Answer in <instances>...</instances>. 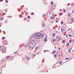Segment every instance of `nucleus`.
<instances>
[{
  "mask_svg": "<svg viewBox=\"0 0 74 74\" xmlns=\"http://www.w3.org/2000/svg\"><path fill=\"white\" fill-rule=\"evenodd\" d=\"M51 19H52V20L53 19V18L55 19V17H53V16H51Z\"/></svg>",
  "mask_w": 74,
  "mask_h": 74,
  "instance_id": "9",
  "label": "nucleus"
},
{
  "mask_svg": "<svg viewBox=\"0 0 74 74\" xmlns=\"http://www.w3.org/2000/svg\"><path fill=\"white\" fill-rule=\"evenodd\" d=\"M73 41H74V39H73Z\"/></svg>",
  "mask_w": 74,
  "mask_h": 74,
  "instance_id": "62",
  "label": "nucleus"
},
{
  "mask_svg": "<svg viewBox=\"0 0 74 74\" xmlns=\"http://www.w3.org/2000/svg\"><path fill=\"white\" fill-rule=\"evenodd\" d=\"M58 49H59V50H60V48H58Z\"/></svg>",
  "mask_w": 74,
  "mask_h": 74,
  "instance_id": "50",
  "label": "nucleus"
},
{
  "mask_svg": "<svg viewBox=\"0 0 74 74\" xmlns=\"http://www.w3.org/2000/svg\"><path fill=\"white\" fill-rule=\"evenodd\" d=\"M5 23H7V21H5Z\"/></svg>",
  "mask_w": 74,
  "mask_h": 74,
  "instance_id": "41",
  "label": "nucleus"
},
{
  "mask_svg": "<svg viewBox=\"0 0 74 74\" xmlns=\"http://www.w3.org/2000/svg\"><path fill=\"white\" fill-rule=\"evenodd\" d=\"M69 37H71V34H69Z\"/></svg>",
  "mask_w": 74,
  "mask_h": 74,
  "instance_id": "28",
  "label": "nucleus"
},
{
  "mask_svg": "<svg viewBox=\"0 0 74 74\" xmlns=\"http://www.w3.org/2000/svg\"><path fill=\"white\" fill-rule=\"evenodd\" d=\"M71 5H73H73H74V3H72Z\"/></svg>",
  "mask_w": 74,
  "mask_h": 74,
  "instance_id": "30",
  "label": "nucleus"
},
{
  "mask_svg": "<svg viewBox=\"0 0 74 74\" xmlns=\"http://www.w3.org/2000/svg\"><path fill=\"white\" fill-rule=\"evenodd\" d=\"M7 1V0H6V3H8V1Z\"/></svg>",
  "mask_w": 74,
  "mask_h": 74,
  "instance_id": "47",
  "label": "nucleus"
},
{
  "mask_svg": "<svg viewBox=\"0 0 74 74\" xmlns=\"http://www.w3.org/2000/svg\"><path fill=\"white\" fill-rule=\"evenodd\" d=\"M71 21H72V22H73L74 21V19L73 18H72L70 19Z\"/></svg>",
  "mask_w": 74,
  "mask_h": 74,
  "instance_id": "7",
  "label": "nucleus"
},
{
  "mask_svg": "<svg viewBox=\"0 0 74 74\" xmlns=\"http://www.w3.org/2000/svg\"><path fill=\"white\" fill-rule=\"evenodd\" d=\"M10 56H7L6 57V59H7V58H10Z\"/></svg>",
  "mask_w": 74,
  "mask_h": 74,
  "instance_id": "16",
  "label": "nucleus"
},
{
  "mask_svg": "<svg viewBox=\"0 0 74 74\" xmlns=\"http://www.w3.org/2000/svg\"><path fill=\"white\" fill-rule=\"evenodd\" d=\"M61 37L60 36H56V39L57 41H59L60 40H61Z\"/></svg>",
  "mask_w": 74,
  "mask_h": 74,
  "instance_id": "5",
  "label": "nucleus"
},
{
  "mask_svg": "<svg viewBox=\"0 0 74 74\" xmlns=\"http://www.w3.org/2000/svg\"><path fill=\"white\" fill-rule=\"evenodd\" d=\"M51 5H53V2H51Z\"/></svg>",
  "mask_w": 74,
  "mask_h": 74,
  "instance_id": "32",
  "label": "nucleus"
},
{
  "mask_svg": "<svg viewBox=\"0 0 74 74\" xmlns=\"http://www.w3.org/2000/svg\"><path fill=\"white\" fill-rule=\"evenodd\" d=\"M27 18H28V19H29V18H30V16H28L27 17Z\"/></svg>",
  "mask_w": 74,
  "mask_h": 74,
  "instance_id": "38",
  "label": "nucleus"
},
{
  "mask_svg": "<svg viewBox=\"0 0 74 74\" xmlns=\"http://www.w3.org/2000/svg\"><path fill=\"white\" fill-rule=\"evenodd\" d=\"M42 27H45V23H43L42 24Z\"/></svg>",
  "mask_w": 74,
  "mask_h": 74,
  "instance_id": "10",
  "label": "nucleus"
},
{
  "mask_svg": "<svg viewBox=\"0 0 74 74\" xmlns=\"http://www.w3.org/2000/svg\"><path fill=\"white\" fill-rule=\"evenodd\" d=\"M61 24H62H62H63V22L62 21H61Z\"/></svg>",
  "mask_w": 74,
  "mask_h": 74,
  "instance_id": "24",
  "label": "nucleus"
},
{
  "mask_svg": "<svg viewBox=\"0 0 74 74\" xmlns=\"http://www.w3.org/2000/svg\"><path fill=\"white\" fill-rule=\"evenodd\" d=\"M5 12H7V11L6 10H5Z\"/></svg>",
  "mask_w": 74,
  "mask_h": 74,
  "instance_id": "44",
  "label": "nucleus"
},
{
  "mask_svg": "<svg viewBox=\"0 0 74 74\" xmlns=\"http://www.w3.org/2000/svg\"><path fill=\"white\" fill-rule=\"evenodd\" d=\"M66 37H68V35H66Z\"/></svg>",
  "mask_w": 74,
  "mask_h": 74,
  "instance_id": "35",
  "label": "nucleus"
},
{
  "mask_svg": "<svg viewBox=\"0 0 74 74\" xmlns=\"http://www.w3.org/2000/svg\"><path fill=\"white\" fill-rule=\"evenodd\" d=\"M44 41H47V39H46L45 38L44 39Z\"/></svg>",
  "mask_w": 74,
  "mask_h": 74,
  "instance_id": "18",
  "label": "nucleus"
},
{
  "mask_svg": "<svg viewBox=\"0 0 74 74\" xmlns=\"http://www.w3.org/2000/svg\"><path fill=\"white\" fill-rule=\"evenodd\" d=\"M34 35H31L30 37V39L32 41L35 40V39H34Z\"/></svg>",
  "mask_w": 74,
  "mask_h": 74,
  "instance_id": "4",
  "label": "nucleus"
},
{
  "mask_svg": "<svg viewBox=\"0 0 74 74\" xmlns=\"http://www.w3.org/2000/svg\"><path fill=\"white\" fill-rule=\"evenodd\" d=\"M63 11L64 12H66V10H65L64 9Z\"/></svg>",
  "mask_w": 74,
  "mask_h": 74,
  "instance_id": "37",
  "label": "nucleus"
},
{
  "mask_svg": "<svg viewBox=\"0 0 74 74\" xmlns=\"http://www.w3.org/2000/svg\"><path fill=\"white\" fill-rule=\"evenodd\" d=\"M69 42L70 43H71V40H69Z\"/></svg>",
  "mask_w": 74,
  "mask_h": 74,
  "instance_id": "27",
  "label": "nucleus"
},
{
  "mask_svg": "<svg viewBox=\"0 0 74 74\" xmlns=\"http://www.w3.org/2000/svg\"><path fill=\"white\" fill-rule=\"evenodd\" d=\"M24 20H25V21H26V19L25 18V19H24Z\"/></svg>",
  "mask_w": 74,
  "mask_h": 74,
  "instance_id": "55",
  "label": "nucleus"
},
{
  "mask_svg": "<svg viewBox=\"0 0 74 74\" xmlns=\"http://www.w3.org/2000/svg\"><path fill=\"white\" fill-rule=\"evenodd\" d=\"M61 30L62 33H63L64 31V29H63V27H62L61 28Z\"/></svg>",
  "mask_w": 74,
  "mask_h": 74,
  "instance_id": "6",
  "label": "nucleus"
},
{
  "mask_svg": "<svg viewBox=\"0 0 74 74\" xmlns=\"http://www.w3.org/2000/svg\"><path fill=\"white\" fill-rule=\"evenodd\" d=\"M58 21H57V20H56V22H57V23H58Z\"/></svg>",
  "mask_w": 74,
  "mask_h": 74,
  "instance_id": "40",
  "label": "nucleus"
},
{
  "mask_svg": "<svg viewBox=\"0 0 74 74\" xmlns=\"http://www.w3.org/2000/svg\"><path fill=\"white\" fill-rule=\"evenodd\" d=\"M34 14V13H31V14L32 15H33Z\"/></svg>",
  "mask_w": 74,
  "mask_h": 74,
  "instance_id": "45",
  "label": "nucleus"
},
{
  "mask_svg": "<svg viewBox=\"0 0 74 74\" xmlns=\"http://www.w3.org/2000/svg\"><path fill=\"white\" fill-rule=\"evenodd\" d=\"M1 32V30L0 29V33Z\"/></svg>",
  "mask_w": 74,
  "mask_h": 74,
  "instance_id": "63",
  "label": "nucleus"
},
{
  "mask_svg": "<svg viewBox=\"0 0 74 74\" xmlns=\"http://www.w3.org/2000/svg\"><path fill=\"white\" fill-rule=\"evenodd\" d=\"M26 60H30V58L29 57H26Z\"/></svg>",
  "mask_w": 74,
  "mask_h": 74,
  "instance_id": "8",
  "label": "nucleus"
},
{
  "mask_svg": "<svg viewBox=\"0 0 74 74\" xmlns=\"http://www.w3.org/2000/svg\"><path fill=\"white\" fill-rule=\"evenodd\" d=\"M20 17H22V15H21H21H20Z\"/></svg>",
  "mask_w": 74,
  "mask_h": 74,
  "instance_id": "48",
  "label": "nucleus"
},
{
  "mask_svg": "<svg viewBox=\"0 0 74 74\" xmlns=\"http://www.w3.org/2000/svg\"><path fill=\"white\" fill-rule=\"evenodd\" d=\"M25 14H26V15H27V13H25Z\"/></svg>",
  "mask_w": 74,
  "mask_h": 74,
  "instance_id": "60",
  "label": "nucleus"
},
{
  "mask_svg": "<svg viewBox=\"0 0 74 74\" xmlns=\"http://www.w3.org/2000/svg\"><path fill=\"white\" fill-rule=\"evenodd\" d=\"M54 41H55L54 40H52V42H54Z\"/></svg>",
  "mask_w": 74,
  "mask_h": 74,
  "instance_id": "53",
  "label": "nucleus"
},
{
  "mask_svg": "<svg viewBox=\"0 0 74 74\" xmlns=\"http://www.w3.org/2000/svg\"><path fill=\"white\" fill-rule=\"evenodd\" d=\"M55 58H56V54L54 56Z\"/></svg>",
  "mask_w": 74,
  "mask_h": 74,
  "instance_id": "15",
  "label": "nucleus"
},
{
  "mask_svg": "<svg viewBox=\"0 0 74 74\" xmlns=\"http://www.w3.org/2000/svg\"><path fill=\"white\" fill-rule=\"evenodd\" d=\"M53 40L55 41H56V40H55V39H53Z\"/></svg>",
  "mask_w": 74,
  "mask_h": 74,
  "instance_id": "54",
  "label": "nucleus"
},
{
  "mask_svg": "<svg viewBox=\"0 0 74 74\" xmlns=\"http://www.w3.org/2000/svg\"><path fill=\"white\" fill-rule=\"evenodd\" d=\"M68 16H71V14L70 13H68Z\"/></svg>",
  "mask_w": 74,
  "mask_h": 74,
  "instance_id": "20",
  "label": "nucleus"
},
{
  "mask_svg": "<svg viewBox=\"0 0 74 74\" xmlns=\"http://www.w3.org/2000/svg\"><path fill=\"white\" fill-rule=\"evenodd\" d=\"M36 43H35V40H31L30 42V44L27 45V47H28L30 51L33 49V48L35 47Z\"/></svg>",
  "mask_w": 74,
  "mask_h": 74,
  "instance_id": "1",
  "label": "nucleus"
},
{
  "mask_svg": "<svg viewBox=\"0 0 74 74\" xmlns=\"http://www.w3.org/2000/svg\"><path fill=\"white\" fill-rule=\"evenodd\" d=\"M44 36V34H40V37H42Z\"/></svg>",
  "mask_w": 74,
  "mask_h": 74,
  "instance_id": "11",
  "label": "nucleus"
},
{
  "mask_svg": "<svg viewBox=\"0 0 74 74\" xmlns=\"http://www.w3.org/2000/svg\"><path fill=\"white\" fill-rule=\"evenodd\" d=\"M2 20H3V19H1V21H2Z\"/></svg>",
  "mask_w": 74,
  "mask_h": 74,
  "instance_id": "52",
  "label": "nucleus"
},
{
  "mask_svg": "<svg viewBox=\"0 0 74 74\" xmlns=\"http://www.w3.org/2000/svg\"><path fill=\"white\" fill-rule=\"evenodd\" d=\"M46 16V15H45V14H44L42 16L43 18H45V17Z\"/></svg>",
  "mask_w": 74,
  "mask_h": 74,
  "instance_id": "14",
  "label": "nucleus"
},
{
  "mask_svg": "<svg viewBox=\"0 0 74 74\" xmlns=\"http://www.w3.org/2000/svg\"><path fill=\"white\" fill-rule=\"evenodd\" d=\"M1 62H4V60H1Z\"/></svg>",
  "mask_w": 74,
  "mask_h": 74,
  "instance_id": "23",
  "label": "nucleus"
},
{
  "mask_svg": "<svg viewBox=\"0 0 74 74\" xmlns=\"http://www.w3.org/2000/svg\"><path fill=\"white\" fill-rule=\"evenodd\" d=\"M5 49L4 47L3 46L1 47L0 50L3 52V53H5Z\"/></svg>",
  "mask_w": 74,
  "mask_h": 74,
  "instance_id": "2",
  "label": "nucleus"
},
{
  "mask_svg": "<svg viewBox=\"0 0 74 74\" xmlns=\"http://www.w3.org/2000/svg\"><path fill=\"white\" fill-rule=\"evenodd\" d=\"M45 38H46V39H47V36L46 37H45Z\"/></svg>",
  "mask_w": 74,
  "mask_h": 74,
  "instance_id": "51",
  "label": "nucleus"
},
{
  "mask_svg": "<svg viewBox=\"0 0 74 74\" xmlns=\"http://www.w3.org/2000/svg\"><path fill=\"white\" fill-rule=\"evenodd\" d=\"M1 26V24H0V27Z\"/></svg>",
  "mask_w": 74,
  "mask_h": 74,
  "instance_id": "56",
  "label": "nucleus"
},
{
  "mask_svg": "<svg viewBox=\"0 0 74 74\" xmlns=\"http://www.w3.org/2000/svg\"><path fill=\"white\" fill-rule=\"evenodd\" d=\"M38 48V47H36L35 48V49H37Z\"/></svg>",
  "mask_w": 74,
  "mask_h": 74,
  "instance_id": "17",
  "label": "nucleus"
},
{
  "mask_svg": "<svg viewBox=\"0 0 74 74\" xmlns=\"http://www.w3.org/2000/svg\"><path fill=\"white\" fill-rule=\"evenodd\" d=\"M44 52H47V51H46V50H45L44 51Z\"/></svg>",
  "mask_w": 74,
  "mask_h": 74,
  "instance_id": "39",
  "label": "nucleus"
},
{
  "mask_svg": "<svg viewBox=\"0 0 74 74\" xmlns=\"http://www.w3.org/2000/svg\"><path fill=\"white\" fill-rule=\"evenodd\" d=\"M35 37L36 38H41L40 37V33H37L35 34Z\"/></svg>",
  "mask_w": 74,
  "mask_h": 74,
  "instance_id": "3",
  "label": "nucleus"
},
{
  "mask_svg": "<svg viewBox=\"0 0 74 74\" xmlns=\"http://www.w3.org/2000/svg\"><path fill=\"white\" fill-rule=\"evenodd\" d=\"M60 56V54L59 55V56Z\"/></svg>",
  "mask_w": 74,
  "mask_h": 74,
  "instance_id": "59",
  "label": "nucleus"
},
{
  "mask_svg": "<svg viewBox=\"0 0 74 74\" xmlns=\"http://www.w3.org/2000/svg\"><path fill=\"white\" fill-rule=\"evenodd\" d=\"M69 58H66V60H67V59H69Z\"/></svg>",
  "mask_w": 74,
  "mask_h": 74,
  "instance_id": "46",
  "label": "nucleus"
},
{
  "mask_svg": "<svg viewBox=\"0 0 74 74\" xmlns=\"http://www.w3.org/2000/svg\"><path fill=\"white\" fill-rule=\"evenodd\" d=\"M25 47H28V46H27H27L26 45H25Z\"/></svg>",
  "mask_w": 74,
  "mask_h": 74,
  "instance_id": "42",
  "label": "nucleus"
},
{
  "mask_svg": "<svg viewBox=\"0 0 74 74\" xmlns=\"http://www.w3.org/2000/svg\"><path fill=\"white\" fill-rule=\"evenodd\" d=\"M72 48H70L69 50V52H71V50Z\"/></svg>",
  "mask_w": 74,
  "mask_h": 74,
  "instance_id": "12",
  "label": "nucleus"
},
{
  "mask_svg": "<svg viewBox=\"0 0 74 74\" xmlns=\"http://www.w3.org/2000/svg\"><path fill=\"white\" fill-rule=\"evenodd\" d=\"M54 15L55 14H54V13H53L52 14V16H53V17H55Z\"/></svg>",
  "mask_w": 74,
  "mask_h": 74,
  "instance_id": "22",
  "label": "nucleus"
},
{
  "mask_svg": "<svg viewBox=\"0 0 74 74\" xmlns=\"http://www.w3.org/2000/svg\"><path fill=\"white\" fill-rule=\"evenodd\" d=\"M5 37H3V38H2V39H3V40H4V39H5Z\"/></svg>",
  "mask_w": 74,
  "mask_h": 74,
  "instance_id": "29",
  "label": "nucleus"
},
{
  "mask_svg": "<svg viewBox=\"0 0 74 74\" xmlns=\"http://www.w3.org/2000/svg\"><path fill=\"white\" fill-rule=\"evenodd\" d=\"M3 1V0H1L0 1V2H1V1Z\"/></svg>",
  "mask_w": 74,
  "mask_h": 74,
  "instance_id": "43",
  "label": "nucleus"
},
{
  "mask_svg": "<svg viewBox=\"0 0 74 74\" xmlns=\"http://www.w3.org/2000/svg\"><path fill=\"white\" fill-rule=\"evenodd\" d=\"M55 34L54 33H53V36H55Z\"/></svg>",
  "mask_w": 74,
  "mask_h": 74,
  "instance_id": "36",
  "label": "nucleus"
},
{
  "mask_svg": "<svg viewBox=\"0 0 74 74\" xmlns=\"http://www.w3.org/2000/svg\"><path fill=\"white\" fill-rule=\"evenodd\" d=\"M49 15H51V12H50V11L49 12Z\"/></svg>",
  "mask_w": 74,
  "mask_h": 74,
  "instance_id": "33",
  "label": "nucleus"
},
{
  "mask_svg": "<svg viewBox=\"0 0 74 74\" xmlns=\"http://www.w3.org/2000/svg\"><path fill=\"white\" fill-rule=\"evenodd\" d=\"M62 42H63L64 43V42H65V41H64V40H62Z\"/></svg>",
  "mask_w": 74,
  "mask_h": 74,
  "instance_id": "31",
  "label": "nucleus"
},
{
  "mask_svg": "<svg viewBox=\"0 0 74 74\" xmlns=\"http://www.w3.org/2000/svg\"><path fill=\"white\" fill-rule=\"evenodd\" d=\"M33 58H34V57L35 56V54H34L33 55V56H32Z\"/></svg>",
  "mask_w": 74,
  "mask_h": 74,
  "instance_id": "21",
  "label": "nucleus"
},
{
  "mask_svg": "<svg viewBox=\"0 0 74 74\" xmlns=\"http://www.w3.org/2000/svg\"><path fill=\"white\" fill-rule=\"evenodd\" d=\"M62 15V13H61L59 14V15Z\"/></svg>",
  "mask_w": 74,
  "mask_h": 74,
  "instance_id": "26",
  "label": "nucleus"
},
{
  "mask_svg": "<svg viewBox=\"0 0 74 74\" xmlns=\"http://www.w3.org/2000/svg\"><path fill=\"white\" fill-rule=\"evenodd\" d=\"M17 53V51H16L14 52V54H16Z\"/></svg>",
  "mask_w": 74,
  "mask_h": 74,
  "instance_id": "25",
  "label": "nucleus"
},
{
  "mask_svg": "<svg viewBox=\"0 0 74 74\" xmlns=\"http://www.w3.org/2000/svg\"><path fill=\"white\" fill-rule=\"evenodd\" d=\"M21 10H22V8H21Z\"/></svg>",
  "mask_w": 74,
  "mask_h": 74,
  "instance_id": "61",
  "label": "nucleus"
},
{
  "mask_svg": "<svg viewBox=\"0 0 74 74\" xmlns=\"http://www.w3.org/2000/svg\"><path fill=\"white\" fill-rule=\"evenodd\" d=\"M73 12L74 13V11H73Z\"/></svg>",
  "mask_w": 74,
  "mask_h": 74,
  "instance_id": "64",
  "label": "nucleus"
},
{
  "mask_svg": "<svg viewBox=\"0 0 74 74\" xmlns=\"http://www.w3.org/2000/svg\"><path fill=\"white\" fill-rule=\"evenodd\" d=\"M69 42H68L67 43V45H66V46L67 47H69Z\"/></svg>",
  "mask_w": 74,
  "mask_h": 74,
  "instance_id": "19",
  "label": "nucleus"
},
{
  "mask_svg": "<svg viewBox=\"0 0 74 74\" xmlns=\"http://www.w3.org/2000/svg\"><path fill=\"white\" fill-rule=\"evenodd\" d=\"M51 23H53V21H51Z\"/></svg>",
  "mask_w": 74,
  "mask_h": 74,
  "instance_id": "49",
  "label": "nucleus"
},
{
  "mask_svg": "<svg viewBox=\"0 0 74 74\" xmlns=\"http://www.w3.org/2000/svg\"><path fill=\"white\" fill-rule=\"evenodd\" d=\"M53 54H54V53H55V51L54 50L52 52Z\"/></svg>",
  "mask_w": 74,
  "mask_h": 74,
  "instance_id": "13",
  "label": "nucleus"
},
{
  "mask_svg": "<svg viewBox=\"0 0 74 74\" xmlns=\"http://www.w3.org/2000/svg\"><path fill=\"white\" fill-rule=\"evenodd\" d=\"M60 64L62 63V62H60Z\"/></svg>",
  "mask_w": 74,
  "mask_h": 74,
  "instance_id": "58",
  "label": "nucleus"
},
{
  "mask_svg": "<svg viewBox=\"0 0 74 74\" xmlns=\"http://www.w3.org/2000/svg\"><path fill=\"white\" fill-rule=\"evenodd\" d=\"M71 30V29L70 28H69L68 29V31H69L70 30Z\"/></svg>",
  "mask_w": 74,
  "mask_h": 74,
  "instance_id": "34",
  "label": "nucleus"
},
{
  "mask_svg": "<svg viewBox=\"0 0 74 74\" xmlns=\"http://www.w3.org/2000/svg\"><path fill=\"white\" fill-rule=\"evenodd\" d=\"M58 52L56 53V54H58Z\"/></svg>",
  "mask_w": 74,
  "mask_h": 74,
  "instance_id": "57",
  "label": "nucleus"
}]
</instances>
